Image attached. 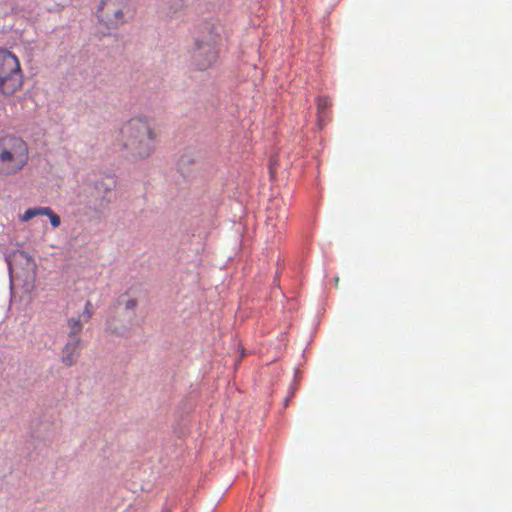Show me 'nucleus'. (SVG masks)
<instances>
[{"mask_svg": "<svg viewBox=\"0 0 512 512\" xmlns=\"http://www.w3.org/2000/svg\"><path fill=\"white\" fill-rule=\"evenodd\" d=\"M158 132L148 116H136L120 129L119 142L123 155L137 161L148 158L155 150Z\"/></svg>", "mask_w": 512, "mask_h": 512, "instance_id": "1", "label": "nucleus"}, {"mask_svg": "<svg viewBox=\"0 0 512 512\" xmlns=\"http://www.w3.org/2000/svg\"><path fill=\"white\" fill-rule=\"evenodd\" d=\"M221 36L212 26H205L195 40L191 66L198 71L211 68L219 58Z\"/></svg>", "mask_w": 512, "mask_h": 512, "instance_id": "2", "label": "nucleus"}, {"mask_svg": "<svg viewBox=\"0 0 512 512\" xmlns=\"http://www.w3.org/2000/svg\"><path fill=\"white\" fill-rule=\"evenodd\" d=\"M29 159L28 145L16 136H5L0 140V164L5 174L22 170Z\"/></svg>", "mask_w": 512, "mask_h": 512, "instance_id": "3", "label": "nucleus"}, {"mask_svg": "<svg viewBox=\"0 0 512 512\" xmlns=\"http://www.w3.org/2000/svg\"><path fill=\"white\" fill-rule=\"evenodd\" d=\"M23 85L19 59L12 52L0 48V94L10 96Z\"/></svg>", "mask_w": 512, "mask_h": 512, "instance_id": "4", "label": "nucleus"}, {"mask_svg": "<svg viewBox=\"0 0 512 512\" xmlns=\"http://www.w3.org/2000/svg\"><path fill=\"white\" fill-rule=\"evenodd\" d=\"M133 16L131 0H102L97 17L107 29L115 30Z\"/></svg>", "mask_w": 512, "mask_h": 512, "instance_id": "5", "label": "nucleus"}, {"mask_svg": "<svg viewBox=\"0 0 512 512\" xmlns=\"http://www.w3.org/2000/svg\"><path fill=\"white\" fill-rule=\"evenodd\" d=\"M36 216H47L50 219V223L54 228H57L61 224L60 217L50 207H34L27 209L23 214L19 216L20 221L28 222Z\"/></svg>", "mask_w": 512, "mask_h": 512, "instance_id": "6", "label": "nucleus"}, {"mask_svg": "<svg viewBox=\"0 0 512 512\" xmlns=\"http://www.w3.org/2000/svg\"><path fill=\"white\" fill-rule=\"evenodd\" d=\"M80 339L79 338H73L68 341V343L65 345L62 351V362L66 366H72L74 365L78 357L80 355Z\"/></svg>", "mask_w": 512, "mask_h": 512, "instance_id": "7", "label": "nucleus"}, {"mask_svg": "<svg viewBox=\"0 0 512 512\" xmlns=\"http://www.w3.org/2000/svg\"><path fill=\"white\" fill-rule=\"evenodd\" d=\"M332 106L331 99L326 96H320L317 98V115L318 121L322 123L324 121L325 111Z\"/></svg>", "mask_w": 512, "mask_h": 512, "instance_id": "8", "label": "nucleus"}, {"mask_svg": "<svg viewBox=\"0 0 512 512\" xmlns=\"http://www.w3.org/2000/svg\"><path fill=\"white\" fill-rule=\"evenodd\" d=\"M68 327L70 338H77L76 336L82 331L83 322L79 318H70L68 320Z\"/></svg>", "mask_w": 512, "mask_h": 512, "instance_id": "9", "label": "nucleus"}, {"mask_svg": "<svg viewBox=\"0 0 512 512\" xmlns=\"http://www.w3.org/2000/svg\"><path fill=\"white\" fill-rule=\"evenodd\" d=\"M268 221L272 222L274 220V214H273V208H268ZM287 219V209L285 206L281 207L279 209V212L275 215V220H278L279 222H284ZM273 226H275V223H271Z\"/></svg>", "mask_w": 512, "mask_h": 512, "instance_id": "10", "label": "nucleus"}, {"mask_svg": "<svg viewBox=\"0 0 512 512\" xmlns=\"http://www.w3.org/2000/svg\"><path fill=\"white\" fill-rule=\"evenodd\" d=\"M92 314H93V311H92V304L90 301H87L86 304H85V308H84V311L82 312L81 315H79V319L82 321V322H88L91 317H92Z\"/></svg>", "mask_w": 512, "mask_h": 512, "instance_id": "11", "label": "nucleus"}, {"mask_svg": "<svg viewBox=\"0 0 512 512\" xmlns=\"http://www.w3.org/2000/svg\"><path fill=\"white\" fill-rule=\"evenodd\" d=\"M107 330L111 332L112 334L116 335H124L126 332V329L124 327L119 328L114 320H108L107 321Z\"/></svg>", "mask_w": 512, "mask_h": 512, "instance_id": "12", "label": "nucleus"}, {"mask_svg": "<svg viewBox=\"0 0 512 512\" xmlns=\"http://www.w3.org/2000/svg\"><path fill=\"white\" fill-rule=\"evenodd\" d=\"M170 2H171V5L169 7V10H170V13H172V14H175V13L181 11L185 6L184 0H170Z\"/></svg>", "mask_w": 512, "mask_h": 512, "instance_id": "13", "label": "nucleus"}, {"mask_svg": "<svg viewBox=\"0 0 512 512\" xmlns=\"http://www.w3.org/2000/svg\"><path fill=\"white\" fill-rule=\"evenodd\" d=\"M135 307H136V301L134 299H128L125 304V308L127 310L133 311Z\"/></svg>", "mask_w": 512, "mask_h": 512, "instance_id": "14", "label": "nucleus"}, {"mask_svg": "<svg viewBox=\"0 0 512 512\" xmlns=\"http://www.w3.org/2000/svg\"><path fill=\"white\" fill-rule=\"evenodd\" d=\"M7 264H8V268H9L10 272H13V264H12V261L10 260V258L7 259Z\"/></svg>", "mask_w": 512, "mask_h": 512, "instance_id": "15", "label": "nucleus"}, {"mask_svg": "<svg viewBox=\"0 0 512 512\" xmlns=\"http://www.w3.org/2000/svg\"><path fill=\"white\" fill-rule=\"evenodd\" d=\"M338 282H339V278H338V277H336V278H335V284H336V286H338Z\"/></svg>", "mask_w": 512, "mask_h": 512, "instance_id": "16", "label": "nucleus"}]
</instances>
